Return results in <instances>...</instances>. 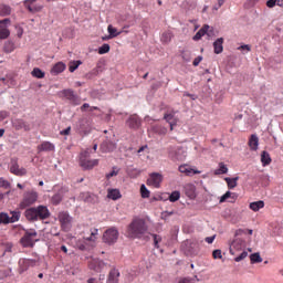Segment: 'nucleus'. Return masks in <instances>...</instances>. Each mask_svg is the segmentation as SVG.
I'll list each match as a JSON object with an SVG mask.
<instances>
[{"label":"nucleus","instance_id":"nucleus-36","mask_svg":"<svg viewBox=\"0 0 283 283\" xmlns=\"http://www.w3.org/2000/svg\"><path fill=\"white\" fill-rule=\"evenodd\" d=\"M61 200H63V190H60L57 193H55L52 197L53 205H59L61 202Z\"/></svg>","mask_w":283,"mask_h":283},{"label":"nucleus","instance_id":"nucleus-25","mask_svg":"<svg viewBox=\"0 0 283 283\" xmlns=\"http://www.w3.org/2000/svg\"><path fill=\"white\" fill-rule=\"evenodd\" d=\"M179 171L180 174H185L186 176H193L195 174H199L187 165L179 166Z\"/></svg>","mask_w":283,"mask_h":283},{"label":"nucleus","instance_id":"nucleus-61","mask_svg":"<svg viewBox=\"0 0 283 283\" xmlns=\"http://www.w3.org/2000/svg\"><path fill=\"white\" fill-rule=\"evenodd\" d=\"M244 233H247L245 230L239 229V230L235 231L234 235L238 238L240 235H244Z\"/></svg>","mask_w":283,"mask_h":283},{"label":"nucleus","instance_id":"nucleus-27","mask_svg":"<svg viewBox=\"0 0 283 283\" xmlns=\"http://www.w3.org/2000/svg\"><path fill=\"white\" fill-rule=\"evenodd\" d=\"M108 36L107 39H115V36L120 35V31L118 32L117 28H114V25L109 24L107 27Z\"/></svg>","mask_w":283,"mask_h":283},{"label":"nucleus","instance_id":"nucleus-22","mask_svg":"<svg viewBox=\"0 0 283 283\" xmlns=\"http://www.w3.org/2000/svg\"><path fill=\"white\" fill-rule=\"evenodd\" d=\"M54 144L50 142H43L40 146H38L39 151H54Z\"/></svg>","mask_w":283,"mask_h":283},{"label":"nucleus","instance_id":"nucleus-62","mask_svg":"<svg viewBox=\"0 0 283 283\" xmlns=\"http://www.w3.org/2000/svg\"><path fill=\"white\" fill-rule=\"evenodd\" d=\"M8 118V112H0V122Z\"/></svg>","mask_w":283,"mask_h":283},{"label":"nucleus","instance_id":"nucleus-47","mask_svg":"<svg viewBox=\"0 0 283 283\" xmlns=\"http://www.w3.org/2000/svg\"><path fill=\"white\" fill-rule=\"evenodd\" d=\"M107 52H109V44H103L98 49V54H107Z\"/></svg>","mask_w":283,"mask_h":283},{"label":"nucleus","instance_id":"nucleus-31","mask_svg":"<svg viewBox=\"0 0 283 283\" xmlns=\"http://www.w3.org/2000/svg\"><path fill=\"white\" fill-rule=\"evenodd\" d=\"M120 275L117 270H112L108 276V283H118V276Z\"/></svg>","mask_w":283,"mask_h":283},{"label":"nucleus","instance_id":"nucleus-42","mask_svg":"<svg viewBox=\"0 0 283 283\" xmlns=\"http://www.w3.org/2000/svg\"><path fill=\"white\" fill-rule=\"evenodd\" d=\"M178 200H180V191L171 192V195L169 196V201L170 202H178Z\"/></svg>","mask_w":283,"mask_h":283},{"label":"nucleus","instance_id":"nucleus-49","mask_svg":"<svg viewBox=\"0 0 283 283\" xmlns=\"http://www.w3.org/2000/svg\"><path fill=\"white\" fill-rule=\"evenodd\" d=\"M212 258H213L214 260H222V250H214V251L212 252Z\"/></svg>","mask_w":283,"mask_h":283},{"label":"nucleus","instance_id":"nucleus-50","mask_svg":"<svg viewBox=\"0 0 283 283\" xmlns=\"http://www.w3.org/2000/svg\"><path fill=\"white\" fill-rule=\"evenodd\" d=\"M247 255H249V252L243 251L240 255H238L237 258H234L235 262H242V260H244L247 258Z\"/></svg>","mask_w":283,"mask_h":283},{"label":"nucleus","instance_id":"nucleus-23","mask_svg":"<svg viewBox=\"0 0 283 283\" xmlns=\"http://www.w3.org/2000/svg\"><path fill=\"white\" fill-rule=\"evenodd\" d=\"M209 24H205L192 38L193 41H200V39H202V36H205V34H207V32H209Z\"/></svg>","mask_w":283,"mask_h":283},{"label":"nucleus","instance_id":"nucleus-39","mask_svg":"<svg viewBox=\"0 0 283 283\" xmlns=\"http://www.w3.org/2000/svg\"><path fill=\"white\" fill-rule=\"evenodd\" d=\"M19 218H21V212L12 211L11 217H9V222H19Z\"/></svg>","mask_w":283,"mask_h":283},{"label":"nucleus","instance_id":"nucleus-24","mask_svg":"<svg viewBox=\"0 0 283 283\" xmlns=\"http://www.w3.org/2000/svg\"><path fill=\"white\" fill-rule=\"evenodd\" d=\"M107 266V263L101 261V260H94L91 263V269H94V271H103Z\"/></svg>","mask_w":283,"mask_h":283},{"label":"nucleus","instance_id":"nucleus-56","mask_svg":"<svg viewBox=\"0 0 283 283\" xmlns=\"http://www.w3.org/2000/svg\"><path fill=\"white\" fill-rule=\"evenodd\" d=\"M161 41H164L165 43H167L168 41H171V35L169 33H164Z\"/></svg>","mask_w":283,"mask_h":283},{"label":"nucleus","instance_id":"nucleus-3","mask_svg":"<svg viewBox=\"0 0 283 283\" xmlns=\"http://www.w3.org/2000/svg\"><path fill=\"white\" fill-rule=\"evenodd\" d=\"M98 235V229H94L91 232V235L87 238H84L83 241L78 240L75 243V247L80 249V251H86L87 247H94L96 243V237Z\"/></svg>","mask_w":283,"mask_h":283},{"label":"nucleus","instance_id":"nucleus-37","mask_svg":"<svg viewBox=\"0 0 283 283\" xmlns=\"http://www.w3.org/2000/svg\"><path fill=\"white\" fill-rule=\"evenodd\" d=\"M82 63L83 62H81V61L70 62V64H69L70 72H76V70H78V65H81Z\"/></svg>","mask_w":283,"mask_h":283},{"label":"nucleus","instance_id":"nucleus-13","mask_svg":"<svg viewBox=\"0 0 283 283\" xmlns=\"http://www.w3.org/2000/svg\"><path fill=\"white\" fill-rule=\"evenodd\" d=\"M19 265H20V273H24V271H28L30 266H36V260L20 259Z\"/></svg>","mask_w":283,"mask_h":283},{"label":"nucleus","instance_id":"nucleus-32","mask_svg":"<svg viewBox=\"0 0 283 283\" xmlns=\"http://www.w3.org/2000/svg\"><path fill=\"white\" fill-rule=\"evenodd\" d=\"M261 163L263 167H266V165H271V155L266 151H262L261 154Z\"/></svg>","mask_w":283,"mask_h":283},{"label":"nucleus","instance_id":"nucleus-51","mask_svg":"<svg viewBox=\"0 0 283 283\" xmlns=\"http://www.w3.org/2000/svg\"><path fill=\"white\" fill-rule=\"evenodd\" d=\"M153 238H154V244L156 249H158L159 248L158 243L161 242L163 238H160V235L158 234H153Z\"/></svg>","mask_w":283,"mask_h":283},{"label":"nucleus","instance_id":"nucleus-57","mask_svg":"<svg viewBox=\"0 0 283 283\" xmlns=\"http://www.w3.org/2000/svg\"><path fill=\"white\" fill-rule=\"evenodd\" d=\"M0 187H6V189H8V187H10V184L6 179L0 178Z\"/></svg>","mask_w":283,"mask_h":283},{"label":"nucleus","instance_id":"nucleus-19","mask_svg":"<svg viewBox=\"0 0 283 283\" xmlns=\"http://www.w3.org/2000/svg\"><path fill=\"white\" fill-rule=\"evenodd\" d=\"M260 145V138H258V135H251L249 139V147L252 151H258V147Z\"/></svg>","mask_w":283,"mask_h":283},{"label":"nucleus","instance_id":"nucleus-20","mask_svg":"<svg viewBox=\"0 0 283 283\" xmlns=\"http://www.w3.org/2000/svg\"><path fill=\"white\" fill-rule=\"evenodd\" d=\"M224 43V39L219 38L213 42L214 48V54H222L224 46L222 44Z\"/></svg>","mask_w":283,"mask_h":283},{"label":"nucleus","instance_id":"nucleus-33","mask_svg":"<svg viewBox=\"0 0 283 283\" xmlns=\"http://www.w3.org/2000/svg\"><path fill=\"white\" fill-rule=\"evenodd\" d=\"M224 180H226L229 189H235V187H238V177H235V178L226 177Z\"/></svg>","mask_w":283,"mask_h":283},{"label":"nucleus","instance_id":"nucleus-44","mask_svg":"<svg viewBox=\"0 0 283 283\" xmlns=\"http://www.w3.org/2000/svg\"><path fill=\"white\" fill-rule=\"evenodd\" d=\"M10 216L8 213H0V224H9Z\"/></svg>","mask_w":283,"mask_h":283},{"label":"nucleus","instance_id":"nucleus-53","mask_svg":"<svg viewBox=\"0 0 283 283\" xmlns=\"http://www.w3.org/2000/svg\"><path fill=\"white\" fill-rule=\"evenodd\" d=\"M182 59H184V61H186L187 63H189V61H191V53H189V52H184V53H182Z\"/></svg>","mask_w":283,"mask_h":283},{"label":"nucleus","instance_id":"nucleus-41","mask_svg":"<svg viewBox=\"0 0 283 283\" xmlns=\"http://www.w3.org/2000/svg\"><path fill=\"white\" fill-rule=\"evenodd\" d=\"M4 52H7V54L14 52V42H6Z\"/></svg>","mask_w":283,"mask_h":283},{"label":"nucleus","instance_id":"nucleus-28","mask_svg":"<svg viewBox=\"0 0 283 283\" xmlns=\"http://www.w3.org/2000/svg\"><path fill=\"white\" fill-rule=\"evenodd\" d=\"M64 71H65V64L63 62H59L52 67L51 73L61 74V72H64Z\"/></svg>","mask_w":283,"mask_h":283},{"label":"nucleus","instance_id":"nucleus-16","mask_svg":"<svg viewBox=\"0 0 283 283\" xmlns=\"http://www.w3.org/2000/svg\"><path fill=\"white\" fill-rule=\"evenodd\" d=\"M13 127L18 130L23 129L24 132H30V129H32V125L23 119L13 120Z\"/></svg>","mask_w":283,"mask_h":283},{"label":"nucleus","instance_id":"nucleus-17","mask_svg":"<svg viewBox=\"0 0 283 283\" xmlns=\"http://www.w3.org/2000/svg\"><path fill=\"white\" fill-rule=\"evenodd\" d=\"M165 120L169 123L170 130L174 132V127L178 125V118L176 117V113H168L164 116Z\"/></svg>","mask_w":283,"mask_h":283},{"label":"nucleus","instance_id":"nucleus-60","mask_svg":"<svg viewBox=\"0 0 283 283\" xmlns=\"http://www.w3.org/2000/svg\"><path fill=\"white\" fill-rule=\"evenodd\" d=\"M70 132H72V127H67L61 132L62 136H70Z\"/></svg>","mask_w":283,"mask_h":283},{"label":"nucleus","instance_id":"nucleus-55","mask_svg":"<svg viewBox=\"0 0 283 283\" xmlns=\"http://www.w3.org/2000/svg\"><path fill=\"white\" fill-rule=\"evenodd\" d=\"M228 198H231V191H227V192L220 198V202H224L226 200H228Z\"/></svg>","mask_w":283,"mask_h":283},{"label":"nucleus","instance_id":"nucleus-35","mask_svg":"<svg viewBox=\"0 0 283 283\" xmlns=\"http://www.w3.org/2000/svg\"><path fill=\"white\" fill-rule=\"evenodd\" d=\"M32 76H34L35 78H44L45 77V72H43L41 69L35 67L33 69V71L31 72Z\"/></svg>","mask_w":283,"mask_h":283},{"label":"nucleus","instance_id":"nucleus-21","mask_svg":"<svg viewBox=\"0 0 283 283\" xmlns=\"http://www.w3.org/2000/svg\"><path fill=\"white\" fill-rule=\"evenodd\" d=\"M101 149L102 151H104V154H107L108 151H114V149H116V144H114V142H104L101 145Z\"/></svg>","mask_w":283,"mask_h":283},{"label":"nucleus","instance_id":"nucleus-52","mask_svg":"<svg viewBox=\"0 0 283 283\" xmlns=\"http://www.w3.org/2000/svg\"><path fill=\"white\" fill-rule=\"evenodd\" d=\"M8 275H10V270H0V280L8 277Z\"/></svg>","mask_w":283,"mask_h":283},{"label":"nucleus","instance_id":"nucleus-34","mask_svg":"<svg viewBox=\"0 0 283 283\" xmlns=\"http://www.w3.org/2000/svg\"><path fill=\"white\" fill-rule=\"evenodd\" d=\"M229 171V168H227V165L224 163L219 164V169L214 170L216 176H220L222 174H227Z\"/></svg>","mask_w":283,"mask_h":283},{"label":"nucleus","instance_id":"nucleus-6","mask_svg":"<svg viewBox=\"0 0 283 283\" xmlns=\"http://www.w3.org/2000/svg\"><path fill=\"white\" fill-rule=\"evenodd\" d=\"M57 220L63 229V231H70L72 229L73 218L70 213L62 211L57 216Z\"/></svg>","mask_w":283,"mask_h":283},{"label":"nucleus","instance_id":"nucleus-15","mask_svg":"<svg viewBox=\"0 0 283 283\" xmlns=\"http://www.w3.org/2000/svg\"><path fill=\"white\" fill-rule=\"evenodd\" d=\"M10 171L11 174H14V176H25L28 174V170H25V168H20L19 164L14 160L11 161Z\"/></svg>","mask_w":283,"mask_h":283},{"label":"nucleus","instance_id":"nucleus-46","mask_svg":"<svg viewBox=\"0 0 283 283\" xmlns=\"http://www.w3.org/2000/svg\"><path fill=\"white\" fill-rule=\"evenodd\" d=\"M140 193H142V198H149V190L147 189V187L145 185L140 186Z\"/></svg>","mask_w":283,"mask_h":283},{"label":"nucleus","instance_id":"nucleus-7","mask_svg":"<svg viewBox=\"0 0 283 283\" xmlns=\"http://www.w3.org/2000/svg\"><path fill=\"white\" fill-rule=\"evenodd\" d=\"M118 229L109 228L103 234V242H105V244H114L118 241Z\"/></svg>","mask_w":283,"mask_h":283},{"label":"nucleus","instance_id":"nucleus-5","mask_svg":"<svg viewBox=\"0 0 283 283\" xmlns=\"http://www.w3.org/2000/svg\"><path fill=\"white\" fill-rule=\"evenodd\" d=\"M168 157L170 158V160H185V158H187V150L181 147L169 146Z\"/></svg>","mask_w":283,"mask_h":283},{"label":"nucleus","instance_id":"nucleus-12","mask_svg":"<svg viewBox=\"0 0 283 283\" xmlns=\"http://www.w3.org/2000/svg\"><path fill=\"white\" fill-rule=\"evenodd\" d=\"M62 95L64 98H67L73 105H81V98L77 97V95L72 90H64L62 92Z\"/></svg>","mask_w":283,"mask_h":283},{"label":"nucleus","instance_id":"nucleus-30","mask_svg":"<svg viewBox=\"0 0 283 283\" xmlns=\"http://www.w3.org/2000/svg\"><path fill=\"white\" fill-rule=\"evenodd\" d=\"M250 209L252 211H259L260 209H264V201L259 200L250 203Z\"/></svg>","mask_w":283,"mask_h":283},{"label":"nucleus","instance_id":"nucleus-45","mask_svg":"<svg viewBox=\"0 0 283 283\" xmlns=\"http://www.w3.org/2000/svg\"><path fill=\"white\" fill-rule=\"evenodd\" d=\"M239 52H242V54H249L251 52V45L249 44H243L238 48Z\"/></svg>","mask_w":283,"mask_h":283},{"label":"nucleus","instance_id":"nucleus-29","mask_svg":"<svg viewBox=\"0 0 283 283\" xmlns=\"http://www.w3.org/2000/svg\"><path fill=\"white\" fill-rule=\"evenodd\" d=\"M81 200H83L84 202H94V200H96V197L90 192H83L80 196Z\"/></svg>","mask_w":283,"mask_h":283},{"label":"nucleus","instance_id":"nucleus-63","mask_svg":"<svg viewBox=\"0 0 283 283\" xmlns=\"http://www.w3.org/2000/svg\"><path fill=\"white\" fill-rule=\"evenodd\" d=\"M17 36H19V39H21L23 36V28L17 29Z\"/></svg>","mask_w":283,"mask_h":283},{"label":"nucleus","instance_id":"nucleus-14","mask_svg":"<svg viewBox=\"0 0 283 283\" xmlns=\"http://www.w3.org/2000/svg\"><path fill=\"white\" fill-rule=\"evenodd\" d=\"M8 23H10V19L0 20V40L8 39L10 36V30H8Z\"/></svg>","mask_w":283,"mask_h":283},{"label":"nucleus","instance_id":"nucleus-38","mask_svg":"<svg viewBox=\"0 0 283 283\" xmlns=\"http://www.w3.org/2000/svg\"><path fill=\"white\" fill-rule=\"evenodd\" d=\"M11 12H12V9L9 6L4 4L0 8V13L2 14V17H8L11 14Z\"/></svg>","mask_w":283,"mask_h":283},{"label":"nucleus","instance_id":"nucleus-10","mask_svg":"<svg viewBox=\"0 0 283 283\" xmlns=\"http://www.w3.org/2000/svg\"><path fill=\"white\" fill-rule=\"evenodd\" d=\"M247 247V242L244 239L237 238L230 244V253L231 255H235L238 251H242Z\"/></svg>","mask_w":283,"mask_h":283},{"label":"nucleus","instance_id":"nucleus-40","mask_svg":"<svg viewBox=\"0 0 283 283\" xmlns=\"http://www.w3.org/2000/svg\"><path fill=\"white\" fill-rule=\"evenodd\" d=\"M250 260L252 264L260 263L262 262V256H260V253L256 252L250 255Z\"/></svg>","mask_w":283,"mask_h":283},{"label":"nucleus","instance_id":"nucleus-54","mask_svg":"<svg viewBox=\"0 0 283 283\" xmlns=\"http://www.w3.org/2000/svg\"><path fill=\"white\" fill-rule=\"evenodd\" d=\"M266 6L268 8H275V6H277V0H268Z\"/></svg>","mask_w":283,"mask_h":283},{"label":"nucleus","instance_id":"nucleus-18","mask_svg":"<svg viewBox=\"0 0 283 283\" xmlns=\"http://www.w3.org/2000/svg\"><path fill=\"white\" fill-rule=\"evenodd\" d=\"M127 127H129L130 129H138V127H140V119L138 118V116L136 115H132L127 122Z\"/></svg>","mask_w":283,"mask_h":283},{"label":"nucleus","instance_id":"nucleus-64","mask_svg":"<svg viewBox=\"0 0 283 283\" xmlns=\"http://www.w3.org/2000/svg\"><path fill=\"white\" fill-rule=\"evenodd\" d=\"M179 283H193V279H182Z\"/></svg>","mask_w":283,"mask_h":283},{"label":"nucleus","instance_id":"nucleus-48","mask_svg":"<svg viewBox=\"0 0 283 283\" xmlns=\"http://www.w3.org/2000/svg\"><path fill=\"white\" fill-rule=\"evenodd\" d=\"M114 176H118V168L113 167V170L108 174H106V178L107 180H109V178H114Z\"/></svg>","mask_w":283,"mask_h":283},{"label":"nucleus","instance_id":"nucleus-4","mask_svg":"<svg viewBox=\"0 0 283 283\" xmlns=\"http://www.w3.org/2000/svg\"><path fill=\"white\" fill-rule=\"evenodd\" d=\"M39 200V192L30 190L24 192L22 201L20 202V209H27V207H32Z\"/></svg>","mask_w":283,"mask_h":283},{"label":"nucleus","instance_id":"nucleus-11","mask_svg":"<svg viewBox=\"0 0 283 283\" xmlns=\"http://www.w3.org/2000/svg\"><path fill=\"white\" fill-rule=\"evenodd\" d=\"M160 182H163V175L158 172H153L147 180V185H149V187H155L156 189L160 187Z\"/></svg>","mask_w":283,"mask_h":283},{"label":"nucleus","instance_id":"nucleus-59","mask_svg":"<svg viewBox=\"0 0 283 283\" xmlns=\"http://www.w3.org/2000/svg\"><path fill=\"white\" fill-rule=\"evenodd\" d=\"M216 240V235H212V237H207L205 239V241L208 243V244H213V241Z\"/></svg>","mask_w":283,"mask_h":283},{"label":"nucleus","instance_id":"nucleus-58","mask_svg":"<svg viewBox=\"0 0 283 283\" xmlns=\"http://www.w3.org/2000/svg\"><path fill=\"white\" fill-rule=\"evenodd\" d=\"M201 61H202V56H198L193 60L192 65H195V67H198Z\"/></svg>","mask_w":283,"mask_h":283},{"label":"nucleus","instance_id":"nucleus-2","mask_svg":"<svg viewBox=\"0 0 283 283\" xmlns=\"http://www.w3.org/2000/svg\"><path fill=\"white\" fill-rule=\"evenodd\" d=\"M24 216L30 221L39 220V218L40 220H46V218H50V210L45 206H39L27 209Z\"/></svg>","mask_w":283,"mask_h":283},{"label":"nucleus","instance_id":"nucleus-8","mask_svg":"<svg viewBox=\"0 0 283 283\" xmlns=\"http://www.w3.org/2000/svg\"><path fill=\"white\" fill-rule=\"evenodd\" d=\"M90 158V151H85L81 155L80 157V165L83 167V169H94L98 165V159H92L88 160Z\"/></svg>","mask_w":283,"mask_h":283},{"label":"nucleus","instance_id":"nucleus-43","mask_svg":"<svg viewBox=\"0 0 283 283\" xmlns=\"http://www.w3.org/2000/svg\"><path fill=\"white\" fill-rule=\"evenodd\" d=\"M27 8L29 12H41L43 10V6L41 4L28 6Z\"/></svg>","mask_w":283,"mask_h":283},{"label":"nucleus","instance_id":"nucleus-26","mask_svg":"<svg viewBox=\"0 0 283 283\" xmlns=\"http://www.w3.org/2000/svg\"><path fill=\"white\" fill-rule=\"evenodd\" d=\"M120 190L119 189H108L107 190V198L111 200H119L120 198Z\"/></svg>","mask_w":283,"mask_h":283},{"label":"nucleus","instance_id":"nucleus-1","mask_svg":"<svg viewBox=\"0 0 283 283\" xmlns=\"http://www.w3.org/2000/svg\"><path fill=\"white\" fill-rule=\"evenodd\" d=\"M147 233V223L145 219H134L127 227L126 235L132 240L143 238Z\"/></svg>","mask_w":283,"mask_h":283},{"label":"nucleus","instance_id":"nucleus-9","mask_svg":"<svg viewBox=\"0 0 283 283\" xmlns=\"http://www.w3.org/2000/svg\"><path fill=\"white\" fill-rule=\"evenodd\" d=\"M35 238H36V231L34 230L27 231L21 239L22 247H25V248L34 247V242H36Z\"/></svg>","mask_w":283,"mask_h":283}]
</instances>
